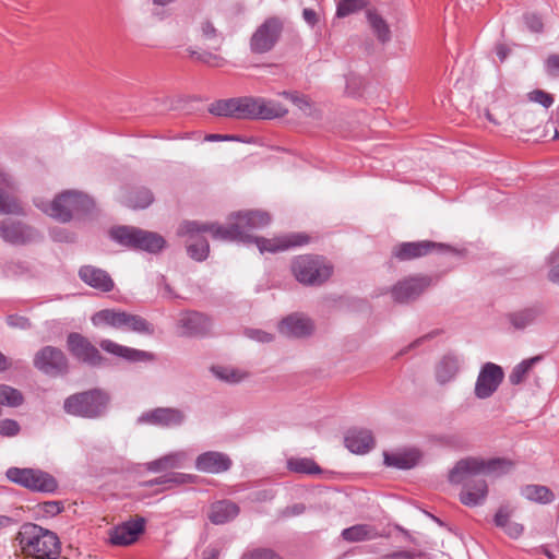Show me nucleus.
Instances as JSON below:
<instances>
[{
	"label": "nucleus",
	"instance_id": "1",
	"mask_svg": "<svg viewBox=\"0 0 559 559\" xmlns=\"http://www.w3.org/2000/svg\"><path fill=\"white\" fill-rule=\"evenodd\" d=\"M230 223L227 226L216 223H201L198 221L186 222L181 234L198 233L200 230H211L214 239L225 241L255 242L260 252H278L292 247L302 246L309 242L310 238L304 233H293L283 237L266 239L263 237H253L252 231L267 226L271 216L267 212L261 210L239 211L230 215Z\"/></svg>",
	"mask_w": 559,
	"mask_h": 559
},
{
	"label": "nucleus",
	"instance_id": "2",
	"mask_svg": "<svg viewBox=\"0 0 559 559\" xmlns=\"http://www.w3.org/2000/svg\"><path fill=\"white\" fill-rule=\"evenodd\" d=\"M514 464L511 460L466 457L460 460L449 473L451 484H463L460 501L467 507L480 506L488 495V485L478 476H501L509 473Z\"/></svg>",
	"mask_w": 559,
	"mask_h": 559
},
{
	"label": "nucleus",
	"instance_id": "3",
	"mask_svg": "<svg viewBox=\"0 0 559 559\" xmlns=\"http://www.w3.org/2000/svg\"><path fill=\"white\" fill-rule=\"evenodd\" d=\"M263 98L250 96L219 99L212 103L209 112L236 119H272L281 116L275 106Z\"/></svg>",
	"mask_w": 559,
	"mask_h": 559
},
{
	"label": "nucleus",
	"instance_id": "4",
	"mask_svg": "<svg viewBox=\"0 0 559 559\" xmlns=\"http://www.w3.org/2000/svg\"><path fill=\"white\" fill-rule=\"evenodd\" d=\"M16 540L27 557L34 559H57L61 552V543L58 535L35 523H24Z\"/></svg>",
	"mask_w": 559,
	"mask_h": 559
},
{
	"label": "nucleus",
	"instance_id": "5",
	"mask_svg": "<svg viewBox=\"0 0 559 559\" xmlns=\"http://www.w3.org/2000/svg\"><path fill=\"white\" fill-rule=\"evenodd\" d=\"M36 206L60 223H68L74 217L80 219L93 218L96 210L93 199L87 194L72 190L63 191L45 206L38 203H36Z\"/></svg>",
	"mask_w": 559,
	"mask_h": 559
},
{
	"label": "nucleus",
	"instance_id": "6",
	"mask_svg": "<svg viewBox=\"0 0 559 559\" xmlns=\"http://www.w3.org/2000/svg\"><path fill=\"white\" fill-rule=\"evenodd\" d=\"M109 404V393L94 388L69 395L63 402V411L71 416L97 419L106 415Z\"/></svg>",
	"mask_w": 559,
	"mask_h": 559
},
{
	"label": "nucleus",
	"instance_id": "7",
	"mask_svg": "<svg viewBox=\"0 0 559 559\" xmlns=\"http://www.w3.org/2000/svg\"><path fill=\"white\" fill-rule=\"evenodd\" d=\"M94 325H108L117 330L134 332L142 335H153L154 325L139 314L116 309H103L92 317Z\"/></svg>",
	"mask_w": 559,
	"mask_h": 559
},
{
	"label": "nucleus",
	"instance_id": "8",
	"mask_svg": "<svg viewBox=\"0 0 559 559\" xmlns=\"http://www.w3.org/2000/svg\"><path fill=\"white\" fill-rule=\"evenodd\" d=\"M295 278L306 286H320L332 275L333 267L323 257L304 254L292 262Z\"/></svg>",
	"mask_w": 559,
	"mask_h": 559
},
{
	"label": "nucleus",
	"instance_id": "9",
	"mask_svg": "<svg viewBox=\"0 0 559 559\" xmlns=\"http://www.w3.org/2000/svg\"><path fill=\"white\" fill-rule=\"evenodd\" d=\"M7 478L33 492L55 493L58 490V480L48 472L31 467H9Z\"/></svg>",
	"mask_w": 559,
	"mask_h": 559
},
{
	"label": "nucleus",
	"instance_id": "10",
	"mask_svg": "<svg viewBox=\"0 0 559 559\" xmlns=\"http://www.w3.org/2000/svg\"><path fill=\"white\" fill-rule=\"evenodd\" d=\"M284 31V23L277 16H270L252 33L249 40L250 51L264 55L274 49Z\"/></svg>",
	"mask_w": 559,
	"mask_h": 559
},
{
	"label": "nucleus",
	"instance_id": "11",
	"mask_svg": "<svg viewBox=\"0 0 559 559\" xmlns=\"http://www.w3.org/2000/svg\"><path fill=\"white\" fill-rule=\"evenodd\" d=\"M433 252L439 254L459 253L456 249L449 245L431 240H419L397 243L393 247L391 254L392 258L403 262L419 259Z\"/></svg>",
	"mask_w": 559,
	"mask_h": 559
},
{
	"label": "nucleus",
	"instance_id": "12",
	"mask_svg": "<svg viewBox=\"0 0 559 559\" xmlns=\"http://www.w3.org/2000/svg\"><path fill=\"white\" fill-rule=\"evenodd\" d=\"M67 349L70 355L80 364L92 368L102 367L106 358L91 341L79 332H71L67 335Z\"/></svg>",
	"mask_w": 559,
	"mask_h": 559
},
{
	"label": "nucleus",
	"instance_id": "13",
	"mask_svg": "<svg viewBox=\"0 0 559 559\" xmlns=\"http://www.w3.org/2000/svg\"><path fill=\"white\" fill-rule=\"evenodd\" d=\"M34 367L49 377L66 376L69 372V359L58 347L46 345L33 358Z\"/></svg>",
	"mask_w": 559,
	"mask_h": 559
},
{
	"label": "nucleus",
	"instance_id": "14",
	"mask_svg": "<svg viewBox=\"0 0 559 559\" xmlns=\"http://www.w3.org/2000/svg\"><path fill=\"white\" fill-rule=\"evenodd\" d=\"M0 237L12 246H26L43 239V235L36 228L13 219L0 221Z\"/></svg>",
	"mask_w": 559,
	"mask_h": 559
},
{
	"label": "nucleus",
	"instance_id": "15",
	"mask_svg": "<svg viewBox=\"0 0 559 559\" xmlns=\"http://www.w3.org/2000/svg\"><path fill=\"white\" fill-rule=\"evenodd\" d=\"M432 285L428 275L409 276L399 281L391 289L392 298L399 304H408L418 299Z\"/></svg>",
	"mask_w": 559,
	"mask_h": 559
},
{
	"label": "nucleus",
	"instance_id": "16",
	"mask_svg": "<svg viewBox=\"0 0 559 559\" xmlns=\"http://www.w3.org/2000/svg\"><path fill=\"white\" fill-rule=\"evenodd\" d=\"M183 411L176 407H156L144 412L138 418L140 425H153L162 428L179 427L186 421Z\"/></svg>",
	"mask_w": 559,
	"mask_h": 559
},
{
	"label": "nucleus",
	"instance_id": "17",
	"mask_svg": "<svg viewBox=\"0 0 559 559\" xmlns=\"http://www.w3.org/2000/svg\"><path fill=\"white\" fill-rule=\"evenodd\" d=\"M503 369L493 362H486L481 366L475 383V395L485 400L490 397L503 381Z\"/></svg>",
	"mask_w": 559,
	"mask_h": 559
},
{
	"label": "nucleus",
	"instance_id": "18",
	"mask_svg": "<svg viewBox=\"0 0 559 559\" xmlns=\"http://www.w3.org/2000/svg\"><path fill=\"white\" fill-rule=\"evenodd\" d=\"M144 530L145 519L136 516L110 528L109 540L115 546H128L135 543Z\"/></svg>",
	"mask_w": 559,
	"mask_h": 559
},
{
	"label": "nucleus",
	"instance_id": "19",
	"mask_svg": "<svg viewBox=\"0 0 559 559\" xmlns=\"http://www.w3.org/2000/svg\"><path fill=\"white\" fill-rule=\"evenodd\" d=\"M231 459L223 452L206 451L199 454L194 462L197 471L205 474H222L230 469Z\"/></svg>",
	"mask_w": 559,
	"mask_h": 559
},
{
	"label": "nucleus",
	"instance_id": "20",
	"mask_svg": "<svg viewBox=\"0 0 559 559\" xmlns=\"http://www.w3.org/2000/svg\"><path fill=\"white\" fill-rule=\"evenodd\" d=\"M78 275L85 285L100 293H109L115 288V282L110 274L95 265H82L79 269Z\"/></svg>",
	"mask_w": 559,
	"mask_h": 559
},
{
	"label": "nucleus",
	"instance_id": "21",
	"mask_svg": "<svg viewBox=\"0 0 559 559\" xmlns=\"http://www.w3.org/2000/svg\"><path fill=\"white\" fill-rule=\"evenodd\" d=\"M278 330L283 335L301 338L310 336L314 330V325L312 320L308 317L293 313L281 321Z\"/></svg>",
	"mask_w": 559,
	"mask_h": 559
},
{
	"label": "nucleus",
	"instance_id": "22",
	"mask_svg": "<svg viewBox=\"0 0 559 559\" xmlns=\"http://www.w3.org/2000/svg\"><path fill=\"white\" fill-rule=\"evenodd\" d=\"M99 346L106 353L123 358L129 362L153 361L155 359L153 353L123 346L108 338L102 340Z\"/></svg>",
	"mask_w": 559,
	"mask_h": 559
},
{
	"label": "nucleus",
	"instance_id": "23",
	"mask_svg": "<svg viewBox=\"0 0 559 559\" xmlns=\"http://www.w3.org/2000/svg\"><path fill=\"white\" fill-rule=\"evenodd\" d=\"M544 313V305L535 302L526 308L510 312L507 319L515 330H525L536 323Z\"/></svg>",
	"mask_w": 559,
	"mask_h": 559
},
{
	"label": "nucleus",
	"instance_id": "24",
	"mask_svg": "<svg viewBox=\"0 0 559 559\" xmlns=\"http://www.w3.org/2000/svg\"><path fill=\"white\" fill-rule=\"evenodd\" d=\"M344 441L345 447L356 454H365L374 447L372 432L368 429H349Z\"/></svg>",
	"mask_w": 559,
	"mask_h": 559
},
{
	"label": "nucleus",
	"instance_id": "25",
	"mask_svg": "<svg viewBox=\"0 0 559 559\" xmlns=\"http://www.w3.org/2000/svg\"><path fill=\"white\" fill-rule=\"evenodd\" d=\"M239 507L230 500H219L211 504L209 520L215 525L230 522L239 514Z\"/></svg>",
	"mask_w": 559,
	"mask_h": 559
},
{
	"label": "nucleus",
	"instance_id": "26",
	"mask_svg": "<svg viewBox=\"0 0 559 559\" xmlns=\"http://www.w3.org/2000/svg\"><path fill=\"white\" fill-rule=\"evenodd\" d=\"M187 221H185L183 223L180 224L178 230H177V234L179 236H189L190 237V240L191 242L187 246V252H188V255L195 260V261H204L207 255H209V252H210V246H209V242L207 240L201 236L202 233H211V230H200L198 233H187V234H181L180 233V229L182 227V225L186 223Z\"/></svg>",
	"mask_w": 559,
	"mask_h": 559
},
{
	"label": "nucleus",
	"instance_id": "27",
	"mask_svg": "<svg viewBox=\"0 0 559 559\" xmlns=\"http://www.w3.org/2000/svg\"><path fill=\"white\" fill-rule=\"evenodd\" d=\"M181 326L185 329L186 334L190 336H200L209 332L211 328L210 319L198 311L186 312L181 320Z\"/></svg>",
	"mask_w": 559,
	"mask_h": 559
},
{
	"label": "nucleus",
	"instance_id": "28",
	"mask_svg": "<svg viewBox=\"0 0 559 559\" xmlns=\"http://www.w3.org/2000/svg\"><path fill=\"white\" fill-rule=\"evenodd\" d=\"M154 201L152 191L145 187H135L127 190L122 197V203L133 210L146 209Z\"/></svg>",
	"mask_w": 559,
	"mask_h": 559
},
{
	"label": "nucleus",
	"instance_id": "29",
	"mask_svg": "<svg viewBox=\"0 0 559 559\" xmlns=\"http://www.w3.org/2000/svg\"><path fill=\"white\" fill-rule=\"evenodd\" d=\"M140 228L129 225L114 226L109 230V238L116 243L135 250Z\"/></svg>",
	"mask_w": 559,
	"mask_h": 559
},
{
	"label": "nucleus",
	"instance_id": "30",
	"mask_svg": "<svg viewBox=\"0 0 559 559\" xmlns=\"http://www.w3.org/2000/svg\"><path fill=\"white\" fill-rule=\"evenodd\" d=\"M197 476L185 473H168L154 479L146 480L142 486L151 488L153 486H165L166 488H173L178 485L193 484Z\"/></svg>",
	"mask_w": 559,
	"mask_h": 559
},
{
	"label": "nucleus",
	"instance_id": "31",
	"mask_svg": "<svg viewBox=\"0 0 559 559\" xmlns=\"http://www.w3.org/2000/svg\"><path fill=\"white\" fill-rule=\"evenodd\" d=\"M383 459L386 466L395 467L399 469H409L417 464L419 460V453L415 450L402 453L384 452Z\"/></svg>",
	"mask_w": 559,
	"mask_h": 559
},
{
	"label": "nucleus",
	"instance_id": "32",
	"mask_svg": "<svg viewBox=\"0 0 559 559\" xmlns=\"http://www.w3.org/2000/svg\"><path fill=\"white\" fill-rule=\"evenodd\" d=\"M459 359L454 355H445L436 367V379L440 384L453 380L459 371Z\"/></svg>",
	"mask_w": 559,
	"mask_h": 559
},
{
	"label": "nucleus",
	"instance_id": "33",
	"mask_svg": "<svg viewBox=\"0 0 559 559\" xmlns=\"http://www.w3.org/2000/svg\"><path fill=\"white\" fill-rule=\"evenodd\" d=\"M187 460V454L182 451L174 452L167 454L163 457L148 462L146 464V468L150 472H162L169 468H180L183 466L185 461Z\"/></svg>",
	"mask_w": 559,
	"mask_h": 559
},
{
	"label": "nucleus",
	"instance_id": "34",
	"mask_svg": "<svg viewBox=\"0 0 559 559\" xmlns=\"http://www.w3.org/2000/svg\"><path fill=\"white\" fill-rule=\"evenodd\" d=\"M138 243L135 250H142L150 253H157L165 247V239L157 233L140 228L138 233Z\"/></svg>",
	"mask_w": 559,
	"mask_h": 559
},
{
	"label": "nucleus",
	"instance_id": "35",
	"mask_svg": "<svg viewBox=\"0 0 559 559\" xmlns=\"http://www.w3.org/2000/svg\"><path fill=\"white\" fill-rule=\"evenodd\" d=\"M522 496L533 502L548 504L555 500L554 492L543 485H526L521 489Z\"/></svg>",
	"mask_w": 559,
	"mask_h": 559
},
{
	"label": "nucleus",
	"instance_id": "36",
	"mask_svg": "<svg viewBox=\"0 0 559 559\" xmlns=\"http://www.w3.org/2000/svg\"><path fill=\"white\" fill-rule=\"evenodd\" d=\"M344 540L348 543H359L377 537L373 527L368 524H356L350 527L344 528L341 533Z\"/></svg>",
	"mask_w": 559,
	"mask_h": 559
},
{
	"label": "nucleus",
	"instance_id": "37",
	"mask_svg": "<svg viewBox=\"0 0 559 559\" xmlns=\"http://www.w3.org/2000/svg\"><path fill=\"white\" fill-rule=\"evenodd\" d=\"M367 19L373 33L381 43H386L391 39L389 25L377 12L368 10Z\"/></svg>",
	"mask_w": 559,
	"mask_h": 559
},
{
	"label": "nucleus",
	"instance_id": "38",
	"mask_svg": "<svg viewBox=\"0 0 559 559\" xmlns=\"http://www.w3.org/2000/svg\"><path fill=\"white\" fill-rule=\"evenodd\" d=\"M539 360H542V356H535L528 359H524L523 361L518 364L509 374L510 383L513 385L521 384L525 380L527 373L533 368V366Z\"/></svg>",
	"mask_w": 559,
	"mask_h": 559
},
{
	"label": "nucleus",
	"instance_id": "39",
	"mask_svg": "<svg viewBox=\"0 0 559 559\" xmlns=\"http://www.w3.org/2000/svg\"><path fill=\"white\" fill-rule=\"evenodd\" d=\"M287 467L289 471L299 473V474H308L316 475L321 473L320 466L311 459H290L287 462Z\"/></svg>",
	"mask_w": 559,
	"mask_h": 559
},
{
	"label": "nucleus",
	"instance_id": "40",
	"mask_svg": "<svg viewBox=\"0 0 559 559\" xmlns=\"http://www.w3.org/2000/svg\"><path fill=\"white\" fill-rule=\"evenodd\" d=\"M23 402V394L17 389L7 384H0V405L17 407L22 405Z\"/></svg>",
	"mask_w": 559,
	"mask_h": 559
},
{
	"label": "nucleus",
	"instance_id": "41",
	"mask_svg": "<svg viewBox=\"0 0 559 559\" xmlns=\"http://www.w3.org/2000/svg\"><path fill=\"white\" fill-rule=\"evenodd\" d=\"M369 0H340L336 8V15L345 17L366 8Z\"/></svg>",
	"mask_w": 559,
	"mask_h": 559
},
{
	"label": "nucleus",
	"instance_id": "42",
	"mask_svg": "<svg viewBox=\"0 0 559 559\" xmlns=\"http://www.w3.org/2000/svg\"><path fill=\"white\" fill-rule=\"evenodd\" d=\"M201 33L202 37L205 40L212 41V48L218 50L224 40V37L218 33V31L214 27V25L210 21H204L201 24Z\"/></svg>",
	"mask_w": 559,
	"mask_h": 559
},
{
	"label": "nucleus",
	"instance_id": "43",
	"mask_svg": "<svg viewBox=\"0 0 559 559\" xmlns=\"http://www.w3.org/2000/svg\"><path fill=\"white\" fill-rule=\"evenodd\" d=\"M0 214H23V210L16 199L0 190Z\"/></svg>",
	"mask_w": 559,
	"mask_h": 559
},
{
	"label": "nucleus",
	"instance_id": "44",
	"mask_svg": "<svg viewBox=\"0 0 559 559\" xmlns=\"http://www.w3.org/2000/svg\"><path fill=\"white\" fill-rule=\"evenodd\" d=\"M212 372L215 374L216 378L226 381L228 383H238L242 380V376L239 373L238 370L227 367H212Z\"/></svg>",
	"mask_w": 559,
	"mask_h": 559
},
{
	"label": "nucleus",
	"instance_id": "45",
	"mask_svg": "<svg viewBox=\"0 0 559 559\" xmlns=\"http://www.w3.org/2000/svg\"><path fill=\"white\" fill-rule=\"evenodd\" d=\"M241 559H283L278 554L269 548H257L242 555Z\"/></svg>",
	"mask_w": 559,
	"mask_h": 559
},
{
	"label": "nucleus",
	"instance_id": "46",
	"mask_svg": "<svg viewBox=\"0 0 559 559\" xmlns=\"http://www.w3.org/2000/svg\"><path fill=\"white\" fill-rule=\"evenodd\" d=\"M37 507L39 511L48 516L58 515L64 510L63 502L58 500L40 502Z\"/></svg>",
	"mask_w": 559,
	"mask_h": 559
},
{
	"label": "nucleus",
	"instance_id": "47",
	"mask_svg": "<svg viewBox=\"0 0 559 559\" xmlns=\"http://www.w3.org/2000/svg\"><path fill=\"white\" fill-rule=\"evenodd\" d=\"M21 430L19 423L14 419H1L0 420V436L2 437H14Z\"/></svg>",
	"mask_w": 559,
	"mask_h": 559
},
{
	"label": "nucleus",
	"instance_id": "48",
	"mask_svg": "<svg viewBox=\"0 0 559 559\" xmlns=\"http://www.w3.org/2000/svg\"><path fill=\"white\" fill-rule=\"evenodd\" d=\"M7 324L10 328L19 330H29L32 328L31 320L27 317L20 314H9L7 317Z\"/></svg>",
	"mask_w": 559,
	"mask_h": 559
},
{
	"label": "nucleus",
	"instance_id": "49",
	"mask_svg": "<svg viewBox=\"0 0 559 559\" xmlns=\"http://www.w3.org/2000/svg\"><path fill=\"white\" fill-rule=\"evenodd\" d=\"M530 99L540 104L545 108H549L554 104V97L542 90H535L530 93Z\"/></svg>",
	"mask_w": 559,
	"mask_h": 559
},
{
	"label": "nucleus",
	"instance_id": "50",
	"mask_svg": "<svg viewBox=\"0 0 559 559\" xmlns=\"http://www.w3.org/2000/svg\"><path fill=\"white\" fill-rule=\"evenodd\" d=\"M512 515V510L508 506H501L495 514L493 522L496 526L502 528L509 522Z\"/></svg>",
	"mask_w": 559,
	"mask_h": 559
},
{
	"label": "nucleus",
	"instance_id": "51",
	"mask_svg": "<svg viewBox=\"0 0 559 559\" xmlns=\"http://www.w3.org/2000/svg\"><path fill=\"white\" fill-rule=\"evenodd\" d=\"M545 71L551 78H559V55L551 53L545 60Z\"/></svg>",
	"mask_w": 559,
	"mask_h": 559
},
{
	"label": "nucleus",
	"instance_id": "52",
	"mask_svg": "<svg viewBox=\"0 0 559 559\" xmlns=\"http://www.w3.org/2000/svg\"><path fill=\"white\" fill-rule=\"evenodd\" d=\"M524 22H525L526 27L534 33H539L543 31V26H544L543 21H542L540 16L535 13L525 14Z\"/></svg>",
	"mask_w": 559,
	"mask_h": 559
},
{
	"label": "nucleus",
	"instance_id": "53",
	"mask_svg": "<svg viewBox=\"0 0 559 559\" xmlns=\"http://www.w3.org/2000/svg\"><path fill=\"white\" fill-rule=\"evenodd\" d=\"M245 335L260 343H270L273 341L272 334L258 329H247Z\"/></svg>",
	"mask_w": 559,
	"mask_h": 559
},
{
	"label": "nucleus",
	"instance_id": "54",
	"mask_svg": "<svg viewBox=\"0 0 559 559\" xmlns=\"http://www.w3.org/2000/svg\"><path fill=\"white\" fill-rule=\"evenodd\" d=\"M286 97L292 100L300 110L307 112L311 108V104L308 97L299 95L297 93H285Z\"/></svg>",
	"mask_w": 559,
	"mask_h": 559
},
{
	"label": "nucleus",
	"instance_id": "55",
	"mask_svg": "<svg viewBox=\"0 0 559 559\" xmlns=\"http://www.w3.org/2000/svg\"><path fill=\"white\" fill-rule=\"evenodd\" d=\"M198 61L211 67H219L223 62V58L210 51H201V53L198 55Z\"/></svg>",
	"mask_w": 559,
	"mask_h": 559
},
{
	"label": "nucleus",
	"instance_id": "56",
	"mask_svg": "<svg viewBox=\"0 0 559 559\" xmlns=\"http://www.w3.org/2000/svg\"><path fill=\"white\" fill-rule=\"evenodd\" d=\"M306 506L304 503H295L293 506H287L281 511L282 516L292 518L302 514L306 511Z\"/></svg>",
	"mask_w": 559,
	"mask_h": 559
},
{
	"label": "nucleus",
	"instance_id": "57",
	"mask_svg": "<svg viewBox=\"0 0 559 559\" xmlns=\"http://www.w3.org/2000/svg\"><path fill=\"white\" fill-rule=\"evenodd\" d=\"M27 271V267L24 262H9L4 266V273L7 275H17L25 273Z\"/></svg>",
	"mask_w": 559,
	"mask_h": 559
},
{
	"label": "nucleus",
	"instance_id": "58",
	"mask_svg": "<svg viewBox=\"0 0 559 559\" xmlns=\"http://www.w3.org/2000/svg\"><path fill=\"white\" fill-rule=\"evenodd\" d=\"M502 530L508 534L511 538H518L523 534L524 526L520 523L510 521Z\"/></svg>",
	"mask_w": 559,
	"mask_h": 559
},
{
	"label": "nucleus",
	"instance_id": "59",
	"mask_svg": "<svg viewBox=\"0 0 559 559\" xmlns=\"http://www.w3.org/2000/svg\"><path fill=\"white\" fill-rule=\"evenodd\" d=\"M421 554L409 551V550H397L393 551L391 554L384 555L381 559H415L416 557L420 556Z\"/></svg>",
	"mask_w": 559,
	"mask_h": 559
},
{
	"label": "nucleus",
	"instance_id": "60",
	"mask_svg": "<svg viewBox=\"0 0 559 559\" xmlns=\"http://www.w3.org/2000/svg\"><path fill=\"white\" fill-rule=\"evenodd\" d=\"M205 140L210 141V142H218V141L247 142L246 140H243L239 135H234V134H216V133L207 134L205 136Z\"/></svg>",
	"mask_w": 559,
	"mask_h": 559
},
{
	"label": "nucleus",
	"instance_id": "61",
	"mask_svg": "<svg viewBox=\"0 0 559 559\" xmlns=\"http://www.w3.org/2000/svg\"><path fill=\"white\" fill-rule=\"evenodd\" d=\"M302 16H304V20L309 24V25H314L317 22H318V16H317V13L314 10L312 9H304L302 11Z\"/></svg>",
	"mask_w": 559,
	"mask_h": 559
},
{
	"label": "nucleus",
	"instance_id": "62",
	"mask_svg": "<svg viewBox=\"0 0 559 559\" xmlns=\"http://www.w3.org/2000/svg\"><path fill=\"white\" fill-rule=\"evenodd\" d=\"M219 549L215 547H207L202 554V559H218Z\"/></svg>",
	"mask_w": 559,
	"mask_h": 559
},
{
	"label": "nucleus",
	"instance_id": "63",
	"mask_svg": "<svg viewBox=\"0 0 559 559\" xmlns=\"http://www.w3.org/2000/svg\"><path fill=\"white\" fill-rule=\"evenodd\" d=\"M0 183L4 185L9 188L13 187V178L10 174L5 173L2 168H0Z\"/></svg>",
	"mask_w": 559,
	"mask_h": 559
},
{
	"label": "nucleus",
	"instance_id": "64",
	"mask_svg": "<svg viewBox=\"0 0 559 559\" xmlns=\"http://www.w3.org/2000/svg\"><path fill=\"white\" fill-rule=\"evenodd\" d=\"M548 280L551 283L559 284V265H556L549 270Z\"/></svg>",
	"mask_w": 559,
	"mask_h": 559
}]
</instances>
